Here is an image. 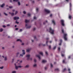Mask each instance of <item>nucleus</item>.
<instances>
[{"mask_svg":"<svg viewBox=\"0 0 73 73\" xmlns=\"http://www.w3.org/2000/svg\"><path fill=\"white\" fill-rule=\"evenodd\" d=\"M63 37L64 39V40L65 41H67V40H68L67 39V34L64 33Z\"/></svg>","mask_w":73,"mask_h":73,"instance_id":"f257e3e1","label":"nucleus"},{"mask_svg":"<svg viewBox=\"0 0 73 73\" xmlns=\"http://www.w3.org/2000/svg\"><path fill=\"white\" fill-rule=\"evenodd\" d=\"M49 32H50L51 34L52 35H53L54 34V30H52V28L51 27L49 29Z\"/></svg>","mask_w":73,"mask_h":73,"instance_id":"f03ea898","label":"nucleus"},{"mask_svg":"<svg viewBox=\"0 0 73 73\" xmlns=\"http://www.w3.org/2000/svg\"><path fill=\"white\" fill-rule=\"evenodd\" d=\"M22 51L23 52L22 53L23 54H20V56H22V57H23V55H25V50H22Z\"/></svg>","mask_w":73,"mask_h":73,"instance_id":"7ed1b4c3","label":"nucleus"},{"mask_svg":"<svg viewBox=\"0 0 73 73\" xmlns=\"http://www.w3.org/2000/svg\"><path fill=\"white\" fill-rule=\"evenodd\" d=\"M61 22L62 26H64V20H61Z\"/></svg>","mask_w":73,"mask_h":73,"instance_id":"20e7f679","label":"nucleus"},{"mask_svg":"<svg viewBox=\"0 0 73 73\" xmlns=\"http://www.w3.org/2000/svg\"><path fill=\"white\" fill-rule=\"evenodd\" d=\"M44 11L46 13H50V11L48 10L45 9Z\"/></svg>","mask_w":73,"mask_h":73,"instance_id":"39448f33","label":"nucleus"},{"mask_svg":"<svg viewBox=\"0 0 73 73\" xmlns=\"http://www.w3.org/2000/svg\"><path fill=\"white\" fill-rule=\"evenodd\" d=\"M30 57V55L29 54L28 55V60H32V58H30L29 57Z\"/></svg>","mask_w":73,"mask_h":73,"instance_id":"423d86ee","label":"nucleus"},{"mask_svg":"<svg viewBox=\"0 0 73 73\" xmlns=\"http://www.w3.org/2000/svg\"><path fill=\"white\" fill-rule=\"evenodd\" d=\"M13 19H14V20H17L18 19H19V17H14L13 18Z\"/></svg>","mask_w":73,"mask_h":73,"instance_id":"0eeeda50","label":"nucleus"},{"mask_svg":"<svg viewBox=\"0 0 73 73\" xmlns=\"http://www.w3.org/2000/svg\"><path fill=\"white\" fill-rule=\"evenodd\" d=\"M36 57H38L39 60H40V59H41V58H40V55H36Z\"/></svg>","mask_w":73,"mask_h":73,"instance_id":"6e6552de","label":"nucleus"},{"mask_svg":"<svg viewBox=\"0 0 73 73\" xmlns=\"http://www.w3.org/2000/svg\"><path fill=\"white\" fill-rule=\"evenodd\" d=\"M41 45L44 46H45V44H42L40 43L39 45V46H41Z\"/></svg>","mask_w":73,"mask_h":73,"instance_id":"1a4fd4ad","label":"nucleus"},{"mask_svg":"<svg viewBox=\"0 0 73 73\" xmlns=\"http://www.w3.org/2000/svg\"><path fill=\"white\" fill-rule=\"evenodd\" d=\"M60 42L59 43V45H61V43H62V39H60Z\"/></svg>","mask_w":73,"mask_h":73,"instance_id":"9d476101","label":"nucleus"},{"mask_svg":"<svg viewBox=\"0 0 73 73\" xmlns=\"http://www.w3.org/2000/svg\"><path fill=\"white\" fill-rule=\"evenodd\" d=\"M9 14H10L11 15V16H13V15H14V13H11L10 12H9Z\"/></svg>","mask_w":73,"mask_h":73,"instance_id":"9b49d317","label":"nucleus"},{"mask_svg":"<svg viewBox=\"0 0 73 73\" xmlns=\"http://www.w3.org/2000/svg\"><path fill=\"white\" fill-rule=\"evenodd\" d=\"M17 41H20L21 42H22V40H20V39H17Z\"/></svg>","mask_w":73,"mask_h":73,"instance_id":"f8f14e48","label":"nucleus"},{"mask_svg":"<svg viewBox=\"0 0 73 73\" xmlns=\"http://www.w3.org/2000/svg\"><path fill=\"white\" fill-rule=\"evenodd\" d=\"M28 16L29 17H31V14L30 13H28Z\"/></svg>","mask_w":73,"mask_h":73,"instance_id":"ddd939ff","label":"nucleus"},{"mask_svg":"<svg viewBox=\"0 0 73 73\" xmlns=\"http://www.w3.org/2000/svg\"><path fill=\"white\" fill-rule=\"evenodd\" d=\"M47 61L46 60H43L42 61V62H43V63H45V62H46Z\"/></svg>","mask_w":73,"mask_h":73,"instance_id":"4468645a","label":"nucleus"},{"mask_svg":"<svg viewBox=\"0 0 73 73\" xmlns=\"http://www.w3.org/2000/svg\"><path fill=\"white\" fill-rule=\"evenodd\" d=\"M5 5V4L4 3H3V4H2V5H1V7L2 8H3Z\"/></svg>","mask_w":73,"mask_h":73,"instance_id":"2eb2a0df","label":"nucleus"},{"mask_svg":"<svg viewBox=\"0 0 73 73\" xmlns=\"http://www.w3.org/2000/svg\"><path fill=\"white\" fill-rule=\"evenodd\" d=\"M31 50V48H28V52H29L30 50Z\"/></svg>","mask_w":73,"mask_h":73,"instance_id":"dca6fc26","label":"nucleus"},{"mask_svg":"<svg viewBox=\"0 0 73 73\" xmlns=\"http://www.w3.org/2000/svg\"><path fill=\"white\" fill-rule=\"evenodd\" d=\"M52 22L54 24V25H55V24H56V23H55V22H54V20H52Z\"/></svg>","mask_w":73,"mask_h":73,"instance_id":"f3484780","label":"nucleus"},{"mask_svg":"<svg viewBox=\"0 0 73 73\" xmlns=\"http://www.w3.org/2000/svg\"><path fill=\"white\" fill-rule=\"evenodd\" d=\"M66 70V68H65L64 69H63L62 70V72H65V71Z\"/></svg>","mask_w":73,"mask_h":73,"instance_id":"a211bd4d","label":"nucleus"},{"mask_svg":"<svg viewBox=\"0 0 73 73\" xmlns=\"http://www.w3.org/2000/svg\"><path fill=\"white\" fill-rule=\"evenodd\" d=\"M15 68L16 69V70H17V69H18V68H19V67L18 66H15Z\"/></svg>","mask_w":73,"mask_h":73,"instance_id":"6ab92c4d","label":"nucleus"},{"mask_svg":"<svg viewBox=\"0 0 73 73\" xmlns=\"http://www.w3.org/2000/svg\"><path fill=\"white\" fill-rule=\"evenodd\" d=\"M13 1L15 2H17V1H19V0H13Z\"/></svg>","mask_w":73,"mask_h":73,"instance_id":"aec40b11","label":"nucleus"},{"mask_svg":"<svg viewBox=\"0 0 73 73\" xmlns=\"http://www.w3.org/2000/svg\"><path fill=\"white\" fill-rule=\"evenodd\" d=\"M39 54L41 55L42 56H43V53H42V52H40L39 53Z\"/></svg>","mask_w":73,"mask_h":73,"instance_id":"412c9836","label":"nucleus"},{"mask_svg":"<svg viewBox=\"0 0 73 73\" xmlns=\"http://www.w3.org/2000/svg\"><path fill=\"white\" fill-rule=\"evenodd\" d=\"M15 23H16V24H19V22H17V20H16V21H15Z\"/></svg>","mask_w":73,"mask_h":73,"instance_id":"4be33fe9","label":"nucleus"},{"mask_svg":"<svg viewBox=\"0 0 73 73\" xmlns=\"http://www.w3.org/2000/svg\"><path fill=\"white\" fill-rule=\"evenodd\" d=\"M55 70H57V71H59V69L58 68H56L55 69Z\"/></svg>","mask_w":73,"mask_h":73,"instance_id":"5701e85b","label":"nucleus"},{"mask_svg":"<svg viewBox=\"0 0 73 73\" xmlns=\"http://www.w3.org/2000/svg\"><path fill=\"white\" fill-rule=\"evenodd\" d=\"M4 60H5V61H6V60H7V57H5Z\"/></svg>","mask_w":73,"mask_h":73,"instance_id":"b1692460","label":"nucleus"},{"mask_svg":"<svg viewBox=\"0 0 73 73\" xmlns=\"http://www.w3.org/2000/svg\"><path fill=\"white\" fill-rule=\"evenodd\" d=\"M3 31V29H0V32H1Z\"/></svg>","mask_w":73,"mask_h":73,"instance_id":"393cba45","label":"nucleus"},{"mask_svg":"<svg viewBox=\"0 0 73 73\" xmlns=\"http://www.w3.org/2000/svg\"><path fill=\"white\" fill-rule=\"evenodd\" d=\"M69 19H72V16H71V15L69 16Z\"/></svg>","mask_w":73,"mask_h":73,"instance_id":"a878e982","label":"nucleus"},{"mask_svg":"<svg viewBox=\"0 0 73 73\" xmlns=\"http://www.w3.org/2000/svg\"><path fill=\"white\" fill-rule=\"evenodd\" d=\"M31 27V25H29V26L28 25V28H30Z\"/></svg>","mask_w":73,"mask_h":73,"instance_id":"bb28decb","label":"nucleus"},{"mask_svg":"<svg viewBox=\"0 0 73 73\" xmlns=\"http://www.w3.org/2000/svg\"><path fill=\"white\" fill-rule=\"evenodd\" d=\"M70 8H71V7H72V4H71V3H70Z\"/></svg>","mask_w":73,"mask_h":73,"instance_id":"cd10ccee","label":"nucleus"},{"mask_svg":"<svg viewBox=\"0 0 73 73\" xmlns=\"http://www.w3.org/2000/svg\"><path fill=\"white\" fill-rule=\"evenodd\" d=\"M18 5H20V3L19 2H18Z\"/></svg>","mask_w":73,"mask_h":73,"instance_id":"c85d7f7f","label":"nucleus"},{"mask_svg":"<svg viewBox=\"0 0 73 73\" xmlns=\"http://www.w3.org/2000/svg\"><path fill=\"white\" fill-rule=\"evenodd\" d=\"M16 71H14L12 72V73H16Z\"/></svg>","mask_w":73,"mask_h":73,"instance_id":"c756f323","label":"nucleus"},{"mask_svg":"<svg viewBox=\"0 0 73 73\" xmlns=\"http://www.w3.org/2000/svg\"><path fill=\"white\" fill-rule=\"evenodd\" d=\"M25 23H28V20H27V19H25Z\"/></svg>","mask_w":73,"mask_h":73,"instance_id":"7c9ffc66","label":"nucleus"},{"mask_svg":"<svg viewBox=\"0 0 73 73\" xmlns=\"http://www.w3.org/2000/svg\"><path fill=\"white\" fill-rule=\"evenodd\" d=\"M23 14H26V12L25 11H23Z\"/></svg>","mask_w":73,"mask_h":73,"instance_id":"2f4dec72","label":"nucleus"},{"mask_svg":"<svg viewBox=\"0 0 73 73\" xmlns=\"http://www.w3.org/2000/svg\"><path fill=\"white\" fill-rule=\"evenodd\" d=\"M4 14L5 16H8V14H6L5 13H4Z\"/></svg>","mask_w":73,"mask_h":73,"instance_id":"473e14b6","label":"nucleus"},{"mask_svg":"<svg viewBox=\"0 0 73 73\" xmlns=\"http://www.w3.org/2000/svg\"><path fill=\"white\" fill-rule=\"evenodd\" d=\"M62 33H64V30L63 29H62Z\"/></svg>","mask_w":73,"mask_h":73,"instance_id":"72a5a7b5","label":"nucleus"},{"mask_svg":"<svg viewBox=\"0 0 73 73\" xmlns=\"http://www.w3.org/2000/svg\"><path fill=\"white\" fill-rule=\"evenodd\" d=\"M12 6H9V8H10V9H11V8H12Z\"/></svg>","mask_w":73,"mask_h":73,"instance_id":"f704fd0d","label":"nucleus"},{"mask_svg":"<svg viewBox=\"0 0 73 73\" xmlns=\"http://www.w3.org/2000/svg\"><path fill=\"white\" fill-rule=\"evenodd\" d=\"M27 26H28V24H26L25 25V27H27V28H26L27 29L28 28V27Z\"/></svg>","mask_w":73,"mask_h":73,"instance_id":"c9c22d12","label":"nucleus"},{"mask_svg":"<svg viewBox=\"0 0 73 73\" xmlns=\"http://www.w3.org/2000/svg\"><path fill=\"white\" fill-rule=\"evenodd\" d=\"M62 57H64V56H65V55L62 54Z\"/></svg>","mask_w":73,"mask_h":73,"instance_id":"e433bc0d","label":"nucleus"},{"mask_svg":"<svg viewBox=\"0 0 73 73\" xmlns=\"http://www.w3.org/2000/svg\"><path fill=\"white\" fill-rule=\"evenodd\" d=\"M36 64H35L33 65V67H36Z\"/></svg>","mask_w":73,"mask_h":73,"instance_id":"4c0bfd02","label":"nucleus"},{"mask_svg":"<svg viewBox=\"0 0 73 73\" xmlns=\"http://www.w3.org/2000/svg\"><path fill=\"white\" fill-rule=\"evenodd\" d=\"M19 54V52H18L17 54V57L18 56V54Z\"/></svg>","mask_w":73,"mask_h":73,"instance_id":"58836bf2","label":"nucleus"},{"mask_svg":"<svg viewBox=\"0 0 73 73\" xmlns=\"http://www.w3.org/2000/svg\"><path fill=\"white\" fill-rule=\"evenodd\" d=\"M56 48V46H55L53 48V49H55Z\"/></svg>","mask_w":73,"mask_h":73,"instance_id":"ea45409f","label":"nucleus"},{"mask_svg":"<svg viewBox=\"0 0 73 73\" xmlns=\"http://www.w3.org/2000/svg\"><path fill=\"white\" fill-rule=\"evenodd\" d=\"M0 69H3V67H0Z\"/></svg>","mask_w":73,"mask_h":73,"instance_id":"a19ab883","label":"nucleus"},{"mask_svg":"<svg viewBox=\"0 0 73 73\" xmlns=\"http://www.w3.org/2000/svg\"><path fill=\"white\" fill-rule=\"evenodd\" d=\"M17 13H18V12H17V11H16L15 15H16V14H17Z\"/></svg>","mask_w":73,"mask_h":73,"instance_id":"79ce46f5","label":"nucleus"},{"mask_svg":"<svg viewBox=\"0 0 73 73\" xmlns=\"http://www.w3.org/2000/svg\"><path fill=\"white\" fill-rule=\"evenodd\" d=\"M45 53L47 55H48V52L46 51L45 52Z\"/></svg>","mask_w":73,"mask_h":73,"instance_id":"37998d69","label":"nucleus"},{"mask_svg":"<svg viewBox=\"0 0 73 73\" xmlns=\"http://www.w3.org/2000/svg\"><path fill=\"white\" fill-rule=\"evenodd\" d=\"M18 30H19V28H15V30H16V31H17Z\"/></svg>","mask_w":73,"mask_h":73,"instance_id":"c03bdc74","label":"nucleus"},{"mask_svg":"<svg viewBox=\"0 0 73 73\" xmlns=\"http://www.w3.org/2000/svg\"><path fill=\"white\" fill-rule=\"evenodd\" d=\"M68 70L69 72H70V68H69L68 69Z\"/></svg>","mask_w":73,"mask_h":73,"instance_id":"a18cd8bd","label":"nucleus"},{"mask_svg":"<svg viewBox=\"0 0 73 73\" xmlns=\"http://www.w3.org/2000/svg\"><path fill=\"white\" fill-rule=\"evenodd\" d=\"M63 64H64V63H65V60H63Z\"/></svg>","mask_w":73,"mask_h":73,"instance_id":"49530a36","label":"nucleus"},{"mask_svg":"<svg viewBox=\"0 0 73 73\" xmlns=\"http://www.w3.org/2000/svg\"><path fill=\"white\" fill-rule=\"evenodd\" d=\"M34 61L35 62H36V59H34Z\"/></svg>","mask_w":73,"mask_h":73,"instance_id":"de8ad7c7","label":"nucleus"},{"mask_svg":"<svg viewBox=\"0 0 73 73\" xmlns=\"http://www.w3.org/2000/svg\"><path fill=\"white\" fill-rule=\"evenodd\" d=\"M48 47H49V49H50V48H51V46H49Z\"/></svg>","mask_w":73,"mask_h":73,"instance_id":"09e8293b","label":"nucleus"},{"mask_svg":"<svg viewBox=\"0 0 73 73\" xmlns=\"http://www.w3.org/2000/svg\"><path fill=\"white\" fill-rule=\"evenodd\" d=\"M60 47L58 48V50L60 51Z\"/></svg>","mask_w":73,"mask_h":73,"instance_id":"8fccbe9b","label":"nucleus"},{"mask_svg":"<svg viewBox=\"0 0 73 73\" xmlns=\"http://www.w3.org/2000/svg\"><path fill=\"white\" fill-rule=\"evenodd\" d=\"M36 11H37V12H38V9L37 8L36 9Z\"/></svg>","mask_w":73,"mask_h":73,"instance_id":"3c124183","label":"nucleus"},{"mask_svg":"<svg viewBox=\"0 0 73 73\" xmlns=\"http://www.w3.org/2000/svg\"><path fill=\"white\" fill-rule=\"evenodd\" d=\"M51 67H53V65H52V63H51Z\"/></svg>","mask_w":73,"mask_h":73,"instance_id":"603ef678","label":"nucleus"},{"mask_svg":"<svg viewBox=\"0 0 73 73\" xmlns=\"http://www.w3.org/2000/svg\"><path fill=\"white\" fill-rule=\"evenodd\" d=\"M51 67H53V65H52V63H51Z\"/></svg>","mask_w":73,"mask_h":73,"instance_id":"864d4df0","label":"nucleus"},{"mask_svg":"<svg viewBox=\"0 0 73 73\" xmlns=\"http://www.w3.org/2000/svg\"><path fill=\"white\" fill-rule=\"evenodd\" d=\"M3 28H5V27H6V26H5V25H3Z\"/></svg>","mask_w":73,"mask_h":73,"instance_id":"5fc2aeb1","label":"nucleus"},{"mask_svg":"<svg viewBox=\"0 0 73 73\" xmlns=\"http://www.w3.org/2000/svg\"><path fill=\"white\" fill-rule=\"evenodd\" d=\"M45 70H46V69H47V67H45Z\"/></svg>","mask_w":73,"mask_h":73,"instance_id":"6e6d98bb","label":"nucleus"},{"mask_svg":"<svg viewBox=\"0 0 73 73\" xmlns=\"http://www.w3.org/2000/svg\"><path fill=\"white\" fill-rule=\"evenodd\" d=\"M34 19H36V17H34Z\"/></svg>","mask_w":73,"mask_h":73,"instance_id":"4d7b16f0","label":"nucleus"},{"mask_svg":"<svg viewBox=\"0 0 73 73\" xmlns=\"http://www.w3.org/2000/svg\"><path fill=\"white\" fill-rule=\"evenodd\" d=\"M18 68H21V66H18Z\"/></svg>","mask_w":73,"mask_h":73,"instance_id":"13d9d810","label":"nucleus"},{"mask_svg":"<svg viewBox=\"0 0 73 73\" xmlns=\"http://www.w3.org/2000/svg\"><path fill=\"white\" fill-rule=\"evenodd\" d=\"M34 39H36V36H35L34 37Z\"/></svg>","mask_w":73,"mask_h":73,"instance_id":"bf43d9fd","label":"nucleus"},{"mask_svg":"<svg viewBox=\"0 0 73 73\" xmlns=\"http://www.w3.org/2000/svg\"><path fill=\"white\" fill-rule=\"evenodd\" d=\"M20 32H22V29H20Z\"/></svg>","mask_w":73,"mask_h":73,"instance_id":"052dcab7","label":"nucleus"},{"mask_svg":"<svg viewBox=\"0 0 73 73\" xmlns=\"http://www.w3.org/2000/svg\"><path fill=\"white\" fill-rule=\"evenodd\" d=\"M25 68H28V65H27L25 66Z\"/></svg>","mask_w":73,"mask_h":73,"instance_id":"680f3d73","label":"nucleus"},{"mask_svg":"<svg viewBox=\"0 0 73 73\" xmlns=\"http://www.w3.org/2000/svg\"><path fill=\"white\" fill-rule=\"evenodd\" d=\"M52 14H50V17H52Z\"/></svg>","mask_w":73,"mask_h":73,"instance_id":"e2e57ef3","label":"nucleus"},{"mask_svg":"<svg viewBox=\"0 0 73 73\" xmlns=\"http://www.w3.org/2000/svg\"><path fill=\"white\" fill-rule=\"evenodd\" d=\"M22 45H24V43H22L21 44Z\"/></svg>","mask_w":73,"mask_h":73,"instance_id":"0e129e2a","label":"nucleus"},{"mask_svg":"<svg viewBox=\"0 0 73 73\" xmlns=\"http://www.w3.org/2000/svg\"><path fill=\"white\" fill-rule=\"evenodd\" d=\"M46 40H49V38H46Z\"/></svg>","mask_w":73,"mask_h":73,"instance_id":"69168bd1","label":"nucleus"},{"mask_svg":"<svg viewBox=\"0 0 73 73\" xmlns=\"http://www.w3.org/2000/svg\"><path fill=\"white\" fill-rule=\"evenodd\" d=\"M35 30H36V28H34L33 29V31H35Z\"/></svg>","mask_w":73,"mask_h":73,"instance_id":"338daca9","label":"nucleus"},{"mask_svg":"<svg viewBox=\"0 0 73 73\" xmlns=\"http://www.w3.org/2000/svg\"><path fill=\"white\" fill-rule=\"evenodd\" d=\"M68 58H70V56H69L68 57Z\"/></svg>","mask_w":73,"mask_h":73,"instance_id":"774afa93","label":"nucleus"}]
</instances>
